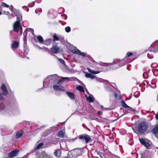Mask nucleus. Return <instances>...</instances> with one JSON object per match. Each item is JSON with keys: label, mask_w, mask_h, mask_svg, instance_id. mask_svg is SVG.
I'll return each mask as SVG.
<instances>
[{"label": "nucleus", "mask_w": 158, "mask_h": 158, "mask_svg": "<svg viewBox=\"0 0 158 158\" xmlns=\"http://www.w3.org/2000/svg\"><path fill=\"white\" fill-rule=\"evenodd\" d=\"M9 9H10L11 11V15H13L15 14V9L14 8L13 6L11 5L10 6V7L9 8Z\"/></svg>", "instance_id": "c85d7f7f"}, {"label": "nucleus", "mask_w": 158, "mask_h": 158, "mask_svg": "<svg viewBox=\"0 0 158 158\" xmlns=\"http://www.w3.org/2000/svg\"><path fill=\"white\" fill-rule=\"evenodd\" d=\"M94 64L96 68L100 69V66H102L104 67H108V68L106 69V70H107L110 69V67L112 66H113V67L114 69L119 68L125 65L126 63L125 62L124 59H123L121 60H115L111 63H104L101 62L99 64L95 62Z\"/></svg>", "instance_id": "f257e3e1"}, {"label": "nucleus", "mask_w": 158, "mask_h": 158, "mask_svg": "<svg viewBox=\"0 0 158 158\" xmlns=\"http://www.w3.org/2000/svg\"><path fill=\"white\" fill-rule=\"evenodd\" d=\"M3 12L4 14L8 15H10V13L8 11H6L4 10L3 11Z\"/></svg>", "instance_id": "a18cd8bd"}, {"label": "nucleus", "mask_w": 158, "mask_h": 158, "mask_svg": "<svg viewBox=\"0 0 158 158\" xmlns=\"http://www.w3.org/2000/svg\"><path fill=\"white\" fill-rule=\"evenodd\" d=\"M66 93L67 94L68 96L71 99L74 100L75 98V96L74 94L72 92H69L68 91H66Z\"/></svg>", "instance_id": "f3484780"}, {"label": "nucleus", "mask_w": 158, "mask_h": 158, "mask_svg": "<svg viewBox=\"0 0 158 158\" xmlns=\"http://www.w3.org/2000/svg\"><path fill=\"white\" fill-rule=\"evenodd\" d=\"M4 99V98L2 95L0 93V100H3Z\"/></svg>", "instance_id": "de8ad7c7"}, {"label": "nucleus", "mask_w": 158, "mask_h": 158, "mask_svg": "<svg viewBox=\"0 0 158 158\" xmlns=\"http://www.w3.org/2000/svg\"><path fill=\"white\" fill-rule=\"evenodd\" d=\"M22 8L26 10L27 12H28L29 11V8L27 6H23L22 7Z\"/></svg>", "instance_id": "c03bdc74"}, {"label": "nucleus", "mask_w": 158, "mask_h": 158, "mask_svg": "<svg viewBox=\"0 0 158 158\" xmlns=\"http://www.w3.org/2000/svg\"><path fill=\"white\" fill-rule=\"evenodd\" d=\"M1 5H2V6H3V7H7V8L9 7V6L8 5L6 4L5 2H2Z\"/></svg>", "instance_id": "a19ab883"}, {"label": "nucleus", "mask_w": 158, "mask_h": 158, "mask_svg": "<svg viewBox=\"0 0 158 158\" xmlns=\"http://www.w3.org/2000/svg\"><path fill=\"white\" fill-rule=\"evenodd\" d=\"M10 110L8 107L6 106L3 103L0 104V113L4 114L7 113L10 114Z\"/></svg>", "instance_id": "423d86ee"}, {"label": "nucleus", "mask_w": 158, "mask_h": 158, "mask_svg": "<svg viewBox=\"0 0 158 158\" xmlns=\"http://www.w3.org/2000/svg\"><path fill=\"white\" fill-rule=\"evenodd\" d=\"M64 134L63 131H60L58 133V136L60 137H63L64 136Z\"/></svg>", "instance_id": "2f4dec72"}, {"label": "nucleus", "mask_w": 158, "mask_h": 158, "mask_svg": "<svg viewBox=\"0 0 158 158\" xmlns=\"http://www.w3.org/2000/svg\"><path fill=\"white\" fill-rule=\"evenodd\" d=\"M155 117L158 120V112L155 115Z\"/></svg>", "instance_id": "8fccbe9b"}, {"label": "nucleus", "mask_w": 158, "mask_h": 158, "mask_svg": "<svg viewBox=\"0 0 158 158\" xmlns=\"http://www.w3.org/2000/svg\"><path fill=\"white\" fill-rule=\"evenodd\" d=\"M139 140L142 145L144 146L147 148H149L150 146V144L149 143L150 141L148 140V141H146L143 139L139 138Z\"/></svg>", "instance_id": "f8f14e48"}, {"label": "nucleus", "mask_w": 158, "mask_h": 158, "mask_svg": "<svg viewBox=\"0 0 158 158\" xmlns=\"http://www.w3.org/2000/svg\"><path fill=\"white\" fill-rule=\"evenodd\" d=\"M19 45V43L17 41H15L12 43V46L14 48H16L18 47Z\"/></svg>", "instance_id": "4be33fe9"}, {"label": "nucleus", "mask_w": 158, "mask_h": 158, "mask_svg": "<svg viewBox=\"0 0 158 158\" xmlns=\"http://www.w3.org/2000/svg\"><path fill=\"white\" fill-rule=\"evenodd\" d=\"M139 95L140 92L139 91L135 92L134 94V96L136 98H138L139 96Z\"/></svg>", "instance_id": "c9c22d12"}, {"label": "nucleus", "mask_w": 158, "mask_h": 158, "mask_svg": "<svg viewBox=\"0 0 158 158\" xmlns=\"http://www.w3.org/2000/svg\"><path fill=\"white\" fill-rule=\"evenodd\" d=\"M1 89L2 91V94L4 96L6 95L8 93V91L4 84H3L2 85Z\"/></svg>", "instance_id": "2eb2a0df"}, {"label": "nucleus", "mask_w": 158, "mask_h": 158, "mask_svg": "<svg viewBox=\"0 0 158 158\" xmlns=\"http://www.w3.org/2000/svg\"><path fill=\"white\" fill-rule=\"evenodd\" d=\"M50 50L52 52L54 53H57L62 51L61 49L57 45H53L52 47L50 48Z\"/></svg>", "instance_id": "9d476101"}, {"label": "nucleus", "mask_w": 158, "mask_h": 158, "mask_svg": "<svg viewBox=\"0 0 158 158\" xmlns=\"http://www.w3.org/2000/svg\"><path fill=\"white\" fill-rule=\"evenodd\" d=\"M148 57L150 59H152L153 57V55L150 53H148L147 55Z\"/></svg>", "instance_id": "ea45409f"}, {"label": "nucleus", "mask_w": 158, "mask_h": 158, "mask_svg": "<svg viewBox=\"0 0 158 158\" xmlns=\"http://www.w3.org/2000/svg\"><path fill=\"white\" fill-rule=\"evenodd\" d=\"M35 4V2H32L31 4H29L28 5V6L30 7H32L34 6Z\"/></svg>", "instance_id": "37998d69"}, {"label": "nucleus", "mask_w": 158, "mask_h": 158, "mask_svg": "<svg viewBox=\"0 0 158 158\" xmlns=\"http://www.w3.org/2000/svg\"><path fill=\"white\" fill-rule=\"evenodd\" d=\"M13 30L16 32H18L19 30L21 31V34L22 32V27L21 26L20 23L15 22L13 25Z\"/></svg>", "instance_id": "0eeeda50"}, {"label": "nucleus", "mask_w": 158, "mask_h": 158, "mask_svg": "<svg viewBox=\"0 0 158 158\" xmlns=\"http://www.w3.org/2000/svg\"><path fill=\"white\" fill-rule=\"evenodd\" d=\"M19 152L18 149H16L12 151L8 154V156L9 157L11 158L16 156Z\"/></svg>", "instance_id": "ddd939ff"}, {"label": "nucleus", "mask_w": 158, "mask_h": 158, "mask_svg": "<svg viewBox=\"0 0 158 158\" xmlns=\"http://www.w3.org/2000/svg\"><path fill=\"white\" fill-rule=\"evenodd\" d=\"M85 97L87 98L90 102H93L94 101V98L93 96L91 95H90L88 97H87V95H85Z\"/></svg>", "instance_id": "393cba45"}, {"label": "nucleus", "mask_w": 158, "mask_h": 158, "mask_svg": "<svg viewBox=\"0 0 158 158\" xmlns=\"http://www.w3.org/2000/svg\"><path fill=\"white\" fill-rule=\"evenodd\" d=\"M8 18L9 19H11V18L10 17V16H9L8 17Z\"/></svg>", "instance_id": "bf43d9fd"}, {"label": "nucleus", "mask_w": 158, "mask_h": 158, "mask_svg": "<svg viewBox=\"0 0 158 158\" xmlns=\"http://www.w3.org/2000/svg\"><path fill=\"white\" fill-rule=\"evenodd\" d=\"M123 115H122L121 116H123Z\"/></svg>", "instance_id": "69168bd1"}, {"label": "nucleus", "mask_w": 158, "mask_h": 158, "mask_svg": "<svg viewBox=\"0 0 158 158\" xmlns=\"http://www.w3.org/2000/svg\"><path fill=\"white\" fill-rule=\"evenodd\" d=\"M128 108L127 111L128 113H133L134 114L136 113L135 112H137V110H135L133 108L130 106L129 107H128Z\"/></svg>", "instance_id": "412c9836"}, {"label": "nucleus", "mask_w": 158, "mask_h": 158, "mask_svg": "<svg viewBox=\"0 0 158 158\" xmlns=\"http://www.w3.org/2000/svg\"><path fill=\"white\" fill-rule=\"evenodd\" d=\"M113 158H120L119 157H118V156H114L113 157Z\"/></svg>", "instance_id": "5fc2aeb1"}, {"label": "nucleus", "mask_w": 158, "mask_h": 158, "mask_svg": "<svg viewBox=\"0 0 158 158\" xmlns=\"http://www.w3.org/2000/svg\"><path fill=\"white\" fill-rule=\"evenodd\" d=\"M87 69L89 71V72L90 73L93 74H96L99 73H100V71H94L93 70H92L91 69H90L89 68H88Z\"/></svg>", "instance_id": "a878e982"}, {"label": "nucleus", "mask_w": 158, "mask_h": 158, "mask_svg": "<svg viewBox=\"0 0 158 158\" xmlns=\"http://www.w3.org/2000/svg\"><path fill=\"white\" fill-rule=\"evenodd\" d=\"M72 52L74 54H75L79 56H85L86 55V53L81 52L80 51L76 48L75 49L72 50Z\"/></svg>", "instance_id": "9b49d317"}, {"label": "nucleus", "mask_w": 158, "mask_h": 158, "mask_svg": "<svg viewBox=\"0 0 158 158\" xmlns=\"http://www.w3.org/2000/svg\"><path fill=\"white\" fill-rule=\"evenodd\" d=\"M71 28L69 27H67L65 28V30L66 32L69 33L71 31Z\"/></svg>", "instance_id": "4c0bfd02"}, {"label": "nucleus", "mask_w": 158, "mask_h": 158, "mask_svg": "<svg viewBox=\"0 0 158 158\" xmlns=\"http://www.w3.org/2000/svg\"><path fill=\"white\" fill-rule=\"evenodd\" d=\"M15 15L17 17V20L16 22H18L20 23V21L22 20V16L21 14H18V15L16 14L15 12V14L13 15Z\"/></svg>", "instance_id": "a211bd4d"}, {"label": "nucleus", "mask_w": 158, "mask_h": 158, "mask_svg": "<svg viewBox=\"0 0 158 158\" xmlns=\"http://www.w3.org/2000/svg\"><path fill=\"white\" fill-rule=\"evenodd\" d=\"M23 50L25 54H27L28 51V50L27 48V47H24Z\"/></svg>", "instance_id": "79ce46f5"}, {"label": "nucleus", "mask_w": 158, "mask_h": 158, "mask_svg": "<svg viewBox=\"0 0 158 158\" xmlns=\"http://www.w3.org/2000/svg\"><path fill=\"white\" fill-rule=\"evenodd\" d=\"M150 52H158V40L152 43L148 48Z\"/></svg>", "instance_id": "39448f33"}, {"label": "nucleus", "mask_w": 158, "mask_h": 158, "mask_svg": "<svg viewBox=\"0 0 158 158\" xmlns=\"http://www.w3.org/2000/svg\"><path fill=\"white\" fill-rule=\"evenodd\" d=\"M58 60L62 64L65 66L66 65L65 64V61L63 60L62 59H60L59 58H58Z\"/></svg>", "instance_id": "e433bc0d"}, {"label": "nucleus", "mask_w": 158, "mask_h": 158, "mask_svg": "<svg viewBox=\"0 0 158 158\" xmlns=\"http://www.w3.org/2000/svg\"><path fill=\"white\" fill-rule=\"evenodd\" d=\"M113 84H114V85H115V84H114V83H113Z\"/></svg>", "instance_id": "338daca9"}, {"label": "nucleus", "mask_w": 158, "mask_h": 158, "mask_svg": "<svg viewBox=\"0 0 158 158\" xmlns=\"http://www.w3.org/2000/svg\"><path fill=\"white\" fill-rule=\"evenodd\" d=\"M25 31L26 32L27 31L28 32H30L32 35H33L34 34V30L32 28H28L27 29H26L24 32H25Z\"/></svg>", "instance_id": "c756f323"}, {"label": "nucleus", "mask_w": 158, "mask_h": 158, "mask_svg": "<svg viewBox=\"0 0 158 158\" xmlns=\"http://www.w3.org/2000/svg\"><path fill=\"white\" fill-rule=\"evenodd\" d=\"M36 2H39V3L40 2H40H38L37 1V0H36Z\"/></svg>", "instance_id": "0e129e2a"}, {"label": "nucleus", "mask_w": 158, "mask_h": 158, "mask_svg": "<svg viewBox=\"0 0 158 158\" xmlns=\"http://www.w3.org/2000/svg\"><path fill=\"white\" fill-rule=\"evenodd\" d=\"M52 129L51 128H50L48 130H51Z\"/></svg>", "instance_id": "e2e57ef3"}, {"label": "nucleus", "mask_w": 158, "mask_h": 158, "mask_svg": "<svg viewBox=\"0 0 158 158\" xmlns=\"http://www.w3.org/2000/svg\"><path fill=\"white\" fill-rule=\"evenodd\" d=\"M64 16L65 17V19H67V16L64 15Z\"/></svg>", "instance_id": "6e6d98bb"}, {"label": "nucleus", "mask_w": 158, "mask_h": 158, "mask_svg": "<svg viewBox=\"0 0 158 158\" xmlns=\"http://www.w3.org/2000/svg\"><path fill=\"white\" fill-rule=\"evenodd\" d=\"M58 76L56 74L50 75L46 78L43 82L44 88L51 87L55 84L57 83V79Z\"/></svg>", "instance_id": "f03ea898"}, {"label": "nucleus", "mask_w": 158, "mask_h": 158, "mask_svg": "<svg viewBox=\"0 0 158 158\" xmlns=\"http://www.w3.org/2000/svg\"><path fill=\"white\" fill-rule=\"evenodd\" d=\"M100 107H101V108H103V106H102V105H101V106H100Z\"/></svg>", "instance_id": "4d7b16f0"}, {"label": "nucleus", "mask_w": 158, "mask_h": 158, "mask_svg": "<svg viewBox=\"0 0 158 158\" xmlns=\"http://www.w3.org/2000/svg\"><path fill=\"white\" fill-rule=\"evenodd\" d=\"M153 133L154 134H158V125L156 126L152 130Z\"/></svg>", "instance_id": "bb28decb"}, {"label": "nucleus", "mask_w": 158, "mask_h": 158, "mask_svg": "<svg viewBox=\"0 0 158 158\" xmlns=\"http://www.w3.org/2000/svg\"><path fill=\"white\" fill-rule=\"evenodd\" d=\"M156 80L155 79L153 80L150 84H149L150 86L152 88H155L156 87Z\"/></svg>", "instance_id": "aec40b11"}, {"label": "nucleus", "mask_w": 158, "mask_h": 158, "mask_svg": "<svg viewBox=\"0 0 158 158\" xmlns=\"http://www.w3.org/2000/svg\"><path fill=\"white\" fill-rule=\"evenodd\" d=\"M146 74H147V73H143V77L144 78H146V77H145V75H146Z\"/></svg>", "instance_id": "09e8293b"}, {"label": "nucleus", "mask_w": 158, "mask_h": 158, "mask_svg": "<svg viewBox=\"0 0 158 158\" xmlns=\"http://www.w3.org/2000/svg\"><path fill=\"white\" fill-rule=\"evenodd\" d=\"M37 38L39 42L40 43H43L44 40L43 37L41 36H37Z\"/></svg>", "instance_id": "7c9ffc66"}, {"label": "nucleus", "mask_w": 158, "mask_h": 158, "mask_svg": "<svg viewBox=\"0 0 158 158\" xmlns=\"http://www.w3.org/2000/svg\"><path fill=\"white\" fill-rule=\"evenodd\" d=\"M76 89L81 92L84 91V89L83 88L81 85H78L76 87Z\"/></svg>", "instance_id": "cd10ccee"}, {"label": "nucleus", "mask_w": 158, "mask_h": 158, "mask_svg": "<svg viewBox=\"0 0 158 158\" xmlns=\"http://www.w3.org/2000/svg\"><path fill=\"white\" fill-rule=\"evenodd\" d=\"M26 58H27V59H29V58L28 57H26Z\"/></svg>", "instance_id": "13d9d810"}, {"label": "nucleus", "mask_w": 158, "mask_h": 158, "mask_svg": "<svg viewBox=\"0 0 158 158\" xmlns=\"http://www.w3.org/2000/svg\"><path fill=\"white\" fill-rule=\"evenodd\" d=\"M121 105L124 108H127L128 107H129V106L127 105L126 104L125 102L123 101H122L121 102Z\"/></svg>", "instance_id": "473e14b6"}, {"label": "nucleus", "mask_w": 158, "mask_h": 158, "mask_svg": "<svg viewBox=\"0 0 158 158\" xmlns=\"http://www.w3.org/2000/svg\"><path fill=\"white\" fill-rule=\"evenodd\" d=\"M148 127V125L145 121H141L139 124L137 129L135 126H133L132 128L134 132L138 134H143L147 132Z\"/></svg>", "instance_id": "7ed1b4c3"}, {"label": "nucleus", "mask_w": 158, "mask_h": 158, "mask_svg": "<svg viewBox=\"0 0 158 158\" xmlns=\"http://www.w3.org/2000/svg\"><path fill=\"white\" fill-rule=\"evenodd\" d=\"M23 135V131H18L16 133V138L18 139L21 137Z\"/></svg>", "instance_id": "b1692460"}, {"label": "nucleus", "mask_w": 158, "mask_h": 158, "mask_svg": "<svg viewBox=\"0 0 158 158\" xmlns=\"http://www.w3.org/2000/svg\"><path fill=\"white\" fill-rule=\"evenodd\" d=\"M42 9L40 8H38L35 10V13L37 14H38L39 15L42 12Z\"/></svg>", "instance_id": "f704fd0d"}, {"label": "nucleus", "mask_w": 158, "mask_h": 158, "mask_svg": "<svg viewBox=\"0 0 158 158\" xmlns=\"http://www.w3.org/2000/svg\"><path fill=\"white\" fill-rule=\"evenodd\" d=\"M84 73H85V77L87 78H89L92 79H93L95 77V76L94 75H92L90 73H88L85 72H84Z\"/></svg>", "instance_id": "6ab92c4d"}, {"label": "nucleus", "mask_w": 158, "mask_h": 158, "mask_svg": "<svg viewBox=\"0 0 158 158\" xmlns=\"http://www.w3.org/2000/svg\"><path fill=\"white\" fill-rule=\"evenodd\" d=\"M79 138L80 139L83 140L85 139L86 143H88L91 141L89 136L85 134L80 135L79 136Z\"/></svg>", "instance_id": "1a4fd4ad"}, {"label": "nucleus", "mask_w": 158, "mask_h": 158, "mask_svg": "<svg viewBox=\"0 0 158 158\" xmlns=\"http://www.w3.org/2000/svg\"><path fill=\"white\" fill-rule=\"evenodd\" d=\"M77 79V78L75 77H62L61 79L58 81L57 84H59L62 81L67 82L68 81H75Z\"/></svg>", "instance_id": "6e6552de"}, {"label": "nucleus", "mask_w": 158, "mask_h": 158, "mask_svg": "<svg viewBox=\"0 0 158 158\" xmlns=\"http://www.w3.org/2000/svg\"><path fill=\"white\" fill-rule=\"evenodd\" d=\"M23 46H24V47H27L26 43L25 42H24Z\"/></svg>", "instance_id": "603ef678"}, {"label": "nucleus", "mask_w": 158, "mask_h": 158, "mask_svg": "<svg viewBox=\"0 0 158 158\" xmlns=\"http://www.w3.org/2000/svg\"><path fill=\"white\" fill-rule=\"evenodd\" d=\"M97 114L98 115H100L101 114V113L100 111H98Z\"/></svg>", "instance_id": "864d4df0"}, {"label": "nucleus", "mask_w": 158, "mask_h": 158, "mask_svg": "<svg viewBox=\"0 0 158 158\" xmlns=\"http://www.w3.org/2000/svg\"><path fill=\"white\" fill-rule=\"evenodd\" d=\"M43 145V142H41L39 144H38L35 147V148L37 149H40L41 148Z\"/></svg>", "instance_id": "72a5a7b5"}, {"label": "nucleus", "mask_w": 158, "mask_h": 158, "mask_svg": "<svg viewBox=\"0 0 158 158\" xmlns=\"http://www.w3.org/2000/svg\"><path fill=\"white\" fill-rule=\"evenodd\" d=\"M114 97L115 98H117V94H116V93H115V92H114Z\"/></svg>", "instance_id": "3c124183"}, {"label": "nucleus", "mask_w": 158, "mask_h": 158, "mask_svg": "<svg viewBox=\"0 0 158 158\" xmlns=\"http://www.w3.org/2000/svg\"><path fill=\"white\" fill-rule=\"evenodd\" d=\"M83 153V148H76L69 152L68 153V156L69 158H76L78 156L81 155Z\"/></svg>", "instance_id": "20e7f679"}, {"label": "nucleus", "mask_w": 158, "mask_h": 158, "mask_svg": "<svg viewBox=\"0 0 158 158\" xmlns=\"http://www.w3.org/2000/svg\"><path fill=\"white\" fill-rule=\"evenodd\" d=\"M53 88L56 91H64L65 90L63 86L56 85H53Z\"/></svg>", "instance_id": "4468645a"}, {"label": "nucleus", "mask_w": 158, "mask_h": 158, "mask_svg": "<svg viewBox=\"0 0 158 158\" xmlns=\"http://www.w3.org/2000/svg\"><path fill=\"white\" fill-rule=\"evenodd\" d=\"M53 41H58L59 40L58 37L56 36V35H54L53 36Z\"/></svg>", "instance_id": "58836bf2"}, {"label": "nucleus", "mask_w": 158, "mask_h": 158, "mask_svg": "<svg viewBox=\"0 0 158 158\" xmlns=\"http://www.w3.org/2000/svg\"><path fill=\"white\" fill-rule=\"evenodd\" d=\"M131 97H130V98H128V100H130V99H131Z\"/></svg>", "instance_id": "052dcab7"}, {"label": "nucleus", "mask_w": 158, "mask_h": 158, "mask_svg": "<svg viewBox=\"0 0 158 158\" xmlns=\"http://www.w3.org/2000/svg\"><path fill=\"white\" fill-rule=\"evenodd\" d=\"M61 154V151L60 149H57L55 150L54 152V154L57 157H59L60 156Z\"/></svg>", "instance_id": "dca6fc26"}, {"label": "nucleus", "mask_w": 158, "mask_h": 158, "mask_svg": "<svg viewBox=\"0 0 158 158\" xmlns=\"http://www.w3.org/2000/svg\"><path fill=\"white\" fill-rule=\"evenodd\" d=\"M132 55V53L130 52H128L127 53V56L128 57H130V56Z\"/></svg>", "instance_id": "49530a36"}, {"label": "nucleus", "mask_w": 158, "mask_h": 158, "mask_svg": "<svg viewBox=\"0 0 158 158\" xmlns=\"http://www.w3.org/2000/svg\"><path fill=\"white\" fill-rule=\"evenodd\" d=\"M52 41V40L51 39H48L44 41L43 44H44L49 45Z\"/></svg>", "instance_id": "5701e85b"}, {"label": "nucleus", "mask_w": 158, "mask_h": 158, "mask_svg": "<svg viewBox=\"0 0 158 158\" xmlns=\"http://www.w3.org/2000/svg\"><path fill=\"white\" fill-rule=\"evenodd\" d=\"M2 14V12L1 11H0V15Z\"/></svg>", "instance_id": "680f3d73"}]
</instances>
